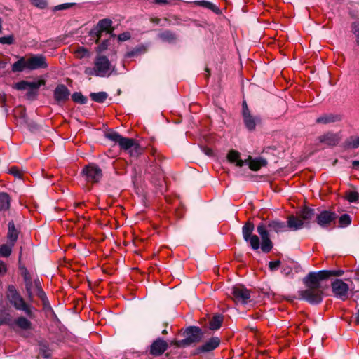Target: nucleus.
I'll return each mask as SVG.
<instances>
[{
    "instance_id": "1",
    "label": "nucleus",
    "mask_w": 359,
    "mask_h": 359,
    "mask_svg": "<svg viewBox=\"0 0 359 359\" xmlns=\"http://www.w3.org/2000/svg\"><path fill=\"white\" fill-rule=\"evenodd\" d=\"M320 280H323L316 276V273H309L304 279L307 289L299 292L300 298L313 304L321 302L323 289L320 284Z\"/></svg>"
},
{
    "instance_id": "2",
    "label": "nucleus",
    "mask_w": 359,
    "mask_h": 359,
    "mask_svg": "<svg viewBox=\"0 0 359 359\" xmlns=\"http://www.w3.org/2000/svg\"><path fill=\"white\" fill-rule=\"evenodd\" d=\"M287 229L285 223L279 220L269 221L267 224L260 223L257 226V231L262 238V251L268 253L273 248V243L270 239L269 231L280 233L286 231Z\"/></svg>"
},
{
    "instance_id": "3",
    "label": "nucleus",
    "mask_w": 359,
    "mask_h": 359,
    "mask_svg": "<svg viewBox=\"0 0 359 359\" xmlns=\"http://www.w3.org/2000/svg\"><path fill=\"white\" fill-rule=\"evenodd\" d=\"M93 63V67L85 68L84 73L86 75L88 76L108 77L115 71V66L104 55H97Z\"/></svg>"
},
{
    "instance_id": "4",
    "label": "nucleus",
    "mask_w": 359,
    "mask_h": 359,
    "mask_svg": "<svg viewBox=\"0 0 359 359\" xmlns=\"http://www.w3.org/2000/svg\"><path fill=\"white\" fill-rule=\"evenodd\" d=\"M7 297L15 309L23 311L29 318L34 317V308L27 304L13 286H9Z\"/></svg>"
},
{
    "instance_id": "5",
    "label": "nucleus",
    "mask_w": 359,
    "mask_h": 359,
    "mask_svg": "<svg viewBox=\"0 0 359 359\" xmlns=\"http://www.w3.org/2000/svg\"><path fill=\"white\" fill-rule=\"evenodd\" d=\"M111 23V20L107 18L100 20L97 25L90 32L91 39L95 40L96 43H98L104 35L110 37L113 31Z\"/></svg>"
},
{
    "instance_id": "6",
    "label": "nucleus",
    "mask_w": 359,
    "mask_h": 359,
    "mask_svg": "<svg viewBox=\"0 0 359 359\" xmlns=\"http://www.w3.org/2000/svg\"><path fill=\"white\" fill-rule=\"evenodd\" d=\"M255 226L252 222H248L242 227L243 239L250 244V247L257 250L261 248L259 238L257 235L253 234Z\"/></svg>"
},
{
    "instance_id": "7",
    "label": "nucleus",
    "mask_w": 359,
    "mask_h": 359,
    "mask_svg": "<svg viewBox=\"0 0 359 359\" xmlns=\"http://www.w3.org/2000/svg\"><path fill=\"white\" fill-rule=\"evenodd\" d=\"M332 290L334 296L340 300L345 301L348 298L349 287L341 279H336L332 283Z\"/></svg>"
},
{
    "instance_id": "8",
    "label": "nucleus",
    "mask_w": 359,
    "mask_h": 359,
    "mask_svg": "<svg viewBox=\"0 0 359 359\" xmlns=\"http://www.w3.org/2000/svg\"><path fill=\"white\" fill-rule=\"evenodd\" d=\"M82 174L86 180L95 183L100 181L102 177V170L95 164H89L86 165L82 170Z\"/></svg>"
},
{
    "instance_id": "9",
    "label": "nucleus",
    "mask_w": 359,
    "mask_h": 359,
    "mask_svg": "<svg viewBox=\"0 0 359 359\" xmlns=\"http://www.w3.org/2000/svg\"><path fill=\"white\" fill-rule=\"evenodd\" d=\"M337 218L335 212L329 210L321 211L316 215V222L321 228H328Z\"/></svg>"
},
{
    "instance_id": "10",
    "label": "nucleus",
    "mask_w": 359,
    "mask_h": 359,
    "mask_svg": "<svg viewBox=\"0 0 359 359\" xmlns=\"http://www.w3.org/2000/svg\"><path fill=\"white\" fill-rule=\"evenodd\" d=\"M233 299L236 303L246 304L250 297V291L242 285H236L232 287Z\"/></svg>"
},
{
    "instance_id": "11",
    "label": "nucleus",
    "mask_w": 359,
    "mask_h": 359,
    "mask_svg": "<svg viewBox=\"0 0 359 359\" xmlns=\"http://www.w3.org/2000/svg\"><path fill=\"white\" fill-rule=\"evenodd\" d=\"M106 136L109 140L117 143L124 150H128L130 147H133L135 142L133 139L122 137L116 132L109 133Z\"/></svg>"
},
{
    "instance_id": "12",
    "label": "nucleus",
    "mask_w": 359,
    "mask_h": 359,
    "mask_svg": "<svg viewBox=\"0 0 359 359\" xmlns=\"http://www.w3.org/2000/svg\"><path fill=\"white\" fill-rule=\"evenodd\" d=\"M187 338L176 342L177 346L189 345L200 341L202 337L201 330L197 327H190L187 330Z\"/></svg>"
},
{
    "instance_id": "13",
    "label": "nucleus",
    "mask_w": 359,
    "mask_h": 359,
    "mask_svg": "<svg viewBox=\"0 0 359 359\" xmlns=\"http://www.w3.org/2000/svg\"><path fill=\"white\" fill-rule=\"evenodd\" d=\"M27 60V69L34 70L48 68L46 57L43 55H32Z\"/></svg>"
},
{
    "instance_id": "14",
    "label": "nucleus",
    "mask_w": 359,
    "mask_h": 359,
    "mask_svg": "<svg viewBox=\"0 0 359 359\" xmlns=\"http://www.w3.org/2000/svg\"><path fill=\"white\" fill-rule=\"evenodd\" d=\"M168 348V344L161 338L154 340L149 347V354L158 357L161 355Z\"/></svg>"
},
{
    "instance_id": "15",
    "label": "nucleus",
    "mask_w": 359,
    "mask_h": 359,
    "mask_svg": "<svg viewBox=\"0 0 359 359\" xmlns=\"http://www.w3.org/2000/svg\"><path fill=\"white\" fill-rule=\"evenodd\" d=\"M46 81L40 79L35 82H29L27 81H21L15 83L14 88L18 90H25L29 88L38 90L41 86L45 85Z\"/></svg>"
},
{
    "instance_id": "16",
    "label": "nucleus",
    "mask_w": 359,
    "mask_h": 359,
    "mask_svg": "<svg viewBox=\"0 0 359 359\" xmlns=\"http://www.w3.org/2000/svg\"><path fill=\"white\" fill-rule=\"evenodd\" d=\"M69 90L63 84L58 85L54 91V98L57 103L65 102L69 99Z\"/></svg>"
},
{
    "instance_id": "17",
    "label": "nucleus",
    "mask_w": 359,
    "mask_h": 359,
    "mask_svg": "<svg viewBox=\"0 0 359 359\" xmlns=\"http://www.w3.org/2000/svg\"><path fill=\"white\" fill-rule=\"evenodd\" d=\"M318 140L327 146H335L339 143L340 136L338 133H327L319 136Z\"/></svg>"
},
{
    "instance_id": "18",
    "label": "nucleus",
    "mask_w": 359,
    "mask_h": 359,
    "mask_svg": "<svg viewBox=\"0 0 359 359\" xmlns=\"http://www.w3.org/2000/svg\"><path fill=\"white\" fill-rule=\"evenodd\" d=\"M243 122L245 127L248 130H254L257 124L260 122V118L258 116H255L250 113L243 115Z\"/></svg>"
},
{
    "instance_id": "19",
    "label": "nucleus",
    "mask_w": 359,
    "mask_h": 359,
    "mask_svg": "<svg viewBox=\"0 0 359 359\" xmlns=\"http://www.w3.org/2000/svg\"><path fill=\"white\" fill-rule=\"evenodd\" d=\"M341 119V116L339 114H325L322 116H319L316 119L317 123L320 124H327L330 123H334L337 121H339Z\"/></svg>"
},
{
    "instance_id": "20",
    "label": "nucleus",
    "mask_w": 359,
    "mask_h": 359,
    "mask_svg": "<svg viewBox=\"0 0 359 359\" xmlns=\"http://www.w3.org/2000/svg\"><path fill=\"white\" fill-rule=\"evenodd\" d=\"M219 344L220 340L218 337H212L200 346L198 349L201 352H209L215 350L219 346Z\"/></svg>"
},
{
    "instance_id": "21",
    "label": "nucleus",
    "mask_w": 359,
    "mask_h": 359,
    "mask_svg": "<svg viewBox=\"0 0 359 359\" xmlns=\"http://www.w3.org/2000/svg\"><path fill=\"white\" fill-rule=\"evenodd\" d=\"M304 222L302 219L294 215H291L287 219V228L291 231H297L303 228Z\"/></svg>"
},
{
    "instance_id": "22",
    "label": "nucleus",
    "mask_w": 359,
    "mask_h": 359,
    "mask_svg": "<svg viewBox=\"0 0 359 359\" xmlns=\"http://www.w3.org/2000/svg\"><path fill=\"white\" fill-rule=\"evenodd\" d=\"M246 161V163H248L250 169L253 171H257L262 167L265 166L266 165V160L261 158L252 159L251 157L249 156L248 159Z\"/></svg>"
},
{
    "instance_id": "23",
    "label": "nucleus",
    "mask_w": 359,
    "mask_h": 359,
    "mask_svg": "<svg viewBox=\"0 0 359 359\" xmlns=\"http://www.w3.org/2000/svg\"><path fill=\"white\" fill-rule=\"evenodd\" d=\"M227 159L231 163H236V165L238 167H242L247 163V161H243L240 158V154L235 150H231L229 152Z\"/></svg>"
},
{
    "instance_id": "24",
    "label": "nucleus",
    "mask_w": 359,
    "mask_h": 359,
    "mask_svg": "<svg viewBox=\"0 0 359 359\" xmlns=\"http://www.w3.org/2000/svg\"><path fill=\"white\" fill-rule=\"evenodd\" d=\"M343 274L344 271L342 270H324L316 272V276L322 280L327 279L330 276H341Z\"/></svg>"
},
{
    "instance_id": "25",
    "label": "nucleus",
    "mask_w": 359,
    "mask_h": 359,
    "mask_svg": "<svg viewBox=\"0 0 359 359\" xmlns=\"http://www.w3.org/2000/svg\"><path fill=\"white\" fill-rule=\"evenodd\" d=\"M18 238V231L15 227V224L13 222H10L8 223V231L7 234V238L8 242L15 244L17 239Z\"/></svg>"
},
{
    "instance_id": "26",
    "label": "nucleus",
    "mask_w": 359,
    "mask_h": 359,
    "mask_svg": "<svg viewBox=\"0 0 359 359\" xmlns=\"http://www.w3.org/2000/svg\"><path fill=\"white\" fill-rule=\"evenodd\" d=\"M27 60L24 57H20V59L14 62L11 66V69L13 72H20L25 69H27Z\"/></svg>"
},
{
    "instance_id": "27",
    "label": "nucleus",
    "mask_w": 359,
    "mask_h": 359,
    "mask_svg": "<svg viewBox=\"0 0 359 359\" xmlns=\"http://www.w3.org/2000/svg\"><path fill=\"white\" fill-rule=\"evenodd\" d=\"M13 323L15 326L24 330H29L32 327V323L26 318L22 316L17 318Z\"/></svg>"
},
{
    "instance_id": "28",
    "label": "nucleus",
    "mask_w": 359,
    "mask_h": 359,
    "mask_svg": "<svg viewBox=\"0 0 359 359\" xmlns=\"http://www.w3.org/2000/svg\"><path fill=\"white\" fill-rule=\"evenodd\" d=\"M224 318L222 315H215L209 322V328L212 330H218L223 322Z\"/></svg>"
},
{
    "instance_id": "29",
    "label": "nucleus",
    "mask_w": 359,
    "mask_h": 359,
    "mask_svg": "<svg viewBox=\"0 0 359 359\" xmlns=\"http://www.w3.org/2000/svg\"><path fill=\"white\" fill-rule=\"evenodd\" d=\"M10 207V197L8 194L0 192V211L6 210Z\"/></svg>"
},
{
    "instance_id": "30",
    "label": "nucleus",
    "mask_w": 359,
    "mask_h": 359,
    "mask_svg": "<svg viewBox=\"0 0 359 359\" xmlns=\"http://www.w3.org/2000/svg\"><path fill=\"white\" fill-rule=\"evenodd\" d=\"M195 4L198 6H203L205 8H207L211 11H212L214 13L218 14L220 13L219 8L215 5L214 4L208 1H196Z\"/></svg>"
},
{
    "instance_id": "31",
    "label": "nucleus",
    "mask_w": 359,
    "mask_h": 359,
    "mask_svg": "<svg viewBox=\"0 0 359 359\" xmlns=\"http://www.w3.org/2000/svg\"><path fill=\"white\" fill-rule=\"evenodd\" d=\"M107 93L105 92L91 93L90 98L96 102L103 103L107 98Z\"/></svg>"
},
{
    "instance_id": "32",
    "label": "nucleus",
    "mask_w": 359,
    "mask_h": 359,
    "mask_svg": "<svg viewBox=\"0 0 359 359\" xmlns=\"http://www.w3.org/2000/svg\"><path fill=\"white\" fill-rule=\"evenodd\" d=\"M314 216V210L307 207L303 208L300 213V219L304 221L310 220Z\"/></svg>"
},
{
    "instance_id": "33",
    "label": "nucleus",
    "mask_w": 359,
    "mask_h": 359,
    "mask_svg": "<svg viewBox=\"0 0 359 359\" xmlns=\"http://www.w3.org/2000/svg\"><path fill=\"white\" fill-rule=\"evenodd\" d=\"M14 244L11 243L3 244L0 246V257H8L12 251Z\"/></svg>"
},
{
    "instance_id": "34",
    "label": "nucleus",
    "mask_w": 359,
    "mask_h": 359,
    "mask_svg": "<svg viewBox=\"0 0 359 359\" xmlns=\"http://www.w3.org/2000/svg\"><path fill=\"white\" fill-rule=\"evenodd\" d=\"M74 53L79 59L88 57L90 56V51L84 47H78L74 50Z\"/></svg>"
},
{
    "instance_id": "35",
    "label": "nucleus",
    "mask_w": 359,
    "mask_h": 359,
    "mask_svg": "<svg viewBox=\"0 0 359 359\" xmlns=\"http://www.w3.org/2000/svg\"><path fill=\"white\" fill-rule=\"evenodd\" d=\"M72 99L74 102L79 104H85L87 102V98L84 97L81 93H74L72 95Z\"/></svg>"
},
{
    "instance_id": "36",
    "label": "nucleus",
    "mask_w": 359,
    "mask_h": 359,
    "mask_svg": "<svg viewBox=\"0 0 359 359\" xmlns=\"http://www.w3.org/2000/svg\"><path fill=\"white\" fill-rule=\"evenodd\" d=\"M339 225L341 227H346L348 226L351 222V219L349 215L344 214L339 219Z\"/></svg>"
},
{
    "instance_id": "37",
    "label": "nucleus",
    "mask_w": 359,
    "mask_h": 359,
    "mask_svg": "<svg viewBox=\"0 0 359 359\" xmlns=\"http://www.w3.org/2000/svg\"><path fill=\"white\" fill-rule=\"evenodd\" d=\"M128 151L131 156H137L139 154H141L142 148L135 141L133 147H130Z\"/></svg>"
},
{
    "instance_id": "38",
    "label": "nucleus",
    "mask_w": 359,
    "mask_h": 359,
    "mask_svg": "<svg viewBox=\"0 0 359 359\" xmlns=\"http://www.w3.org/2000/svg\"><path fill=\"white\" fill-rule=\"evenodd\" d=\"M29 1L33 6H34L40 9H43L47 6L46 0H29Z\"/></svg>"
},
{
    "instance_id": "39",
    "label": "nucleus",
    "mask_w": 359,
    "mask_h": 359,
    "mask_svg": "<svg viewBox=\"0 0 359 359\" xmlns=\"http://www.w3.org/2000/svg\"><path fill=\"white\" fill-rule=\"evenodd\" d=\"M14 43V37L13 35H8L0 37V43L11 45Z\"/></svg>"
},
{
    "instance_id": "40",
    "label": "nucleus",
    "mask_w": 359,
    "mask_h": 359,
    "mask_svg": "<svg viewBox=\"0 0 359 359\" xmlns=\"http://www.w3.org/2000/svg\"><path fill=\"white\" fill-rule=\"evenodd\" d=\"M348 145L351 148L359 147V137H351L348 140Z\"/></svg>"
},
{
    "instance_id": "41",
    "label": "nucleus",
    "mask_w": 359,
    "mask_h": 359,
    "mask_svg": "<svg viewBox=\"0 0 359 359\" xmlns=\"http://www.w3.org/2000/svg\"><path fill=\"white\" fill-rule=\"evenodd\" d=\"M109 37L107 36V38H105L102 41V42L97 46V52L101 53L107 48V46L109 45Z\"/></svg>"
},
{
    "instance_id": "42",
    "label": "nucleus",
    "mask_w": 359,
    "mask_h": 359,
    "mask_svg": "<svg viewBox=\"0 0 359 359\" xmlns=\"http://www.w3.org/2000/svg\"><path fill=\"white\" fill-rule=\"evenodd\" d=\"M352 30L355 36H356V41L359 46V22H355L352 24Z\"/></svg>"
},
{
    "instance_id": "43",
    "label": "nucleus",
    "mask_w": 359,
    "mask_h": 359,
    "mask_svg": "<svg viewBox=\"0 0 359 359\" xmlns=\"http://www.w3.org/2000/svg\"><path fill=\"white\" fill-rule=\"evenodd\" d=\"M76 4L74 3H65L60 5H57L54 7V11H60V10H65L70 8L71 7L74 6Z\"/></svg>"
},
{
    "instance_id": "44",
    "label": "nucleus",
    "mask_w": 359,
    "mask_h": 359,
    "mask_svg": "<svg viewBox=\"0 0 359 359\" xmlns=\"http://www.w3.org/2000/svg\"><path fill=\"white\" fill-rule=\"evenodd\" d=\"M358 198H359L358 194L355 191L349 192L346 195V199L349 202H351V203L357 201L358 200Z\"/></svg>"
},
{
    "instance_id": "45",
    "label": "nucleus",
    "mask_w": 359,
    "mask_h": 359,
    "mask_svg": "<svg viewBox=\"0 0 359 359\" xmlns=\"http://www.w3.org/2000/svg\"><path fill=\"white\" fill-rule=\"evenodd\" d=\"M39 284H40V283L39 280L35 281V285H36V288L37 290V294L43 301H44L45 299L46 298V294L40 287Z\"/></svg>"
},
{
    "instance_id": "46",
    "label": "nucleus",
    "mask_w": 359,
    "mask_h": 359,
    "mask_svg": "<svg viewBox=\"0 0 359 359\" xmlns=\"http://www.w3.org/2000/svg\"><path fill=\"white\" fill-rule=\"evenodd\" d=\"M40 351L42 353L44 358H49L50 355L49 349L46 344L41 345Z\"/></svg>"
},
{
    "instance_id": "47",
    "label": "nucleus",
    "mask_w": 359,
    "mask_h": 359,
    "mask_svg": "<svg viewBox=\"0 0 359 359\" xmlns=\"http://www.w3.org/2000/svg\"><path fill=\"white\" fill-rule=\"evenodd\" d=\"M280 265V260H275L271 261L269 264V267L271 271H275L276 270Z\"/></svg>"
},
{
    "instance_id": "48",
    "label": "nucleus",
    "mask_w": 359,
    "mask_h": 359,
    "mask_svg": "<svg viewBox=\"0 0 359 359\" xmlns=\"http://www.w3.org/2000/svg\"><path fill=\"white\" fill-rule=\"evenodd\" d=\"M161 37L163 39L172 40L175 39V35L170 32H165L161 34Z\"/></svg>"
},
{
    "instance_id": "49",
    "label": "nucleus",
    "mask_w": 359,
    "mask_h": 359,
    "mask_svg": "<svg viewBox=\"0 0 359 359\" xmlns=\"http://www.w3.org/2000/svg\"><path fill=\"white\" fill-rule=\"evenodd\" d=\"M130 38V34L128 32H124L118 35V39L121 41H125Z\"/></svg>"
},
{
    "instance_id": "50",
    "label": "nucleus",
    "mask_w": 359,
    "mask_h": 359,
    "mask_svg": "<svg viewBox=\"0 0 359 359\" xmlns=\"http://www.w3.org/2000/svg\"><path fill=\"white\" fill-rule=\"evenodd\" d=\"M10 173L18 177H20L21 176L20 170L15 167L11 168Z\"/></svg>"
},
{
    "instance_id": "51",
    "label": "nucleus",
    "mask_w": 359,
    "mask_h": 359,
    "mask_svg": "<svg viewBox=\"0 0 359 359\" xmlns=\"http://www.w3.org/2000/svg\"><path fill=\"white\" fill-rule=\"evenodd\" d=\"M6 272V266L3 261H0V276Z\"/></svg>"
},
{
    "instance_id": "52",
    "label": "nucleus",
    "mask_w": 359,
    "mask_h": 359,
    "mask_svg": "<svg viewBox=\"0 0 359 359\" xmlns=\"http://www.w3.org/2000/svg\"><path fill=\"white\" fill-rule=\"evenodd\" d=\"M25 281H26V288H27V292L29 294V296L31 297L32 294V288H31L32 283H31L30 280H28L27 278H25Z\"/></svg>"
},
{
    "instance_id": "53",
    "label": "nucleus",
    "mask_w": 359,
    "mask_h": 359,
    "mask_svg": "<svg viewBox=\"0 0 359 359\" xmlns=\"http://www.w3.org/2000/svg\"><path fill=\"white\" fill-rule=\"evenodd\" d=\"M28 90H28V92L27 93V95H26L28 98H32V97L36 95V91L37 90H36V89H31V88H29Z\"/></svg>"
},
{
    "instance_id": "54",
    "label": "nucleus",
    "mask_w": 359,
    "mask_h": 359,
    "mask_svg": "<svg viewBox=\"0 0 359 359\" xmlns=\"http://www.w3.org/2000/svg\"><path fill=\"white\" fill-rule=\"evenodd\" d=\"M242 107H243V111H242L243 115L248 114V113H250L245 101L243 102Z\"/></svg>"
},
{
    "instance_id": "55",
    "label": "nucleus",
    "mask_w": 359,
    "mask_h": 359,
    "mask_svg": "<svg viewBox=\"0 0 359 359\" xmlns=\"http://www.w3.org/2000/svg\"><path fill=\"white\" fill-rule=\"evenodd\" d=\"M357 309H358V311L355 314V323L356 324H359V303L357 304Z\"/></svg>"
},
{
    "instance_id": "56",
    "label": "nucleus",
    "mask_w": 359,
    "mask_h": 359,
    "mask_svg": "<svg viewBox=\"0 0 359 359\" xmlns=\"http://www.w3.org/2000/svg\"><path fill=\"white\" fill-rule=\"evenodd\" d=\"M6 323H7L6 318L3 316H0V325Z\"/></svg>"
},
{
    "instance_id": "57",
    "label": "nucleus",
    "mask_w": 359,
    "mask_h": 359,
    "mask_svg": "<svg viewBox=\"0 0 359 359\" xmlns=\"http://www.w3.org/2000/svg\"><path fill=\"white\" fill-rule=\"evenodd\" d=\"M156 4H167L168 0H154Z\"/></svg>"
},
{
    "instance_id": "58",
    "label": "nucleus",
    "mask_w": 359,
    "mask_h": 359,
    "mask_svg": "<svg viewBox=\"0 0 359 359\" xmlns=\"http://www.w3.org/2000/svg\"><path fill=\"white\" fill-rule=\"evenodd\" d=\"M358 165H359V161H354L353 162V167H357V166H358Z\"/></svg>"
},
{
    "instance_id": "59",
    "label": "nucleus",
    "mask_w": 359,
    "mask_h": 359,
    "mask_svg": "<svg viewBox=\"0 0 359 359\" xmlns=\"http://www.w3.org/2000/svg\"><path fill=\"white\" fill-rule=\"evenodd\" d=\"M162 333H163V334H167V331H166V330H163Z\"/></svg>"
},
{
    "instance_id": "60",
    "label": "nucleus",
    "mask_w": 359,
    "mask_h": 359,
    "mask_svg": "<svg viewBox=\"0 0 359 359\" xmlns=\"http://www.w3.org/2000/svg\"><path fill=\"white\" fill-rule=\"evenodd\" d=\"M20 111H22V112H24V109H20Z\"/></svg>"
}]
</instances>
